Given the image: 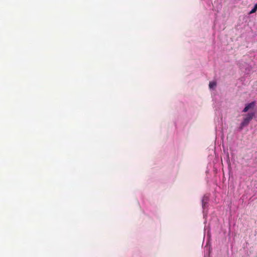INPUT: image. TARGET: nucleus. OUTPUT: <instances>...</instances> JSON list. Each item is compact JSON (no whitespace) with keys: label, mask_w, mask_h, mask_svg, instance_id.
Listing matches in <instances>:
<instances>
[{"label":"nucleus","mask_w":257,"mask_h":257,"mask_svg":"<svg viewBox=\"0 0 257 257\" xmlns=\"http://www.w3.org/2000/svg\"><path fill=\"white\" fill-rule=\"evenodd\" d=\"M209 86L210 89L215 88L216 86V82L215 81L210 82Z\"/></svg>","instance_id":"7ed1b4c3"},{"label":"nucleus","mask_w":257,"mask_h":257,"mask_svg":"<svg viewBox=\"0 0 257 257\" xmlns=\"http://www.w3.org/2000/svg\"><path fill=\"white\" fill-rule=\"evenodd\" d=\"M255 106V102H252L250 103L247 104L243 110V112H246L250 109H253Z\"/></svg>","instance_id":"f03ea898"},{"label":"nucleus","mask_w":257,"mask_h":257,"mask_svg":"<svg viewBox=\"0 0 257 257\" xmlns=\"http://www.w3.org/2000/svg\"><path fill=\"white\" fill-rule=\"evenodd\" d=\"M257 10V4H255L254 6V7L251 10V11L250 12L249 14H252V13H255Z\"/></svg>","instance_id":"20e7f679"},{"label":"nucleus","mask_w":257,"mask_h":257,"mask_svg":"<svg viewBox=\"0 0 257 257\" xmlns=\"http://www.w3.org/2000/svg\"><path fill=\"white\" fill-rule=\"evenodd\" d=\"M254 114V112L248 113L245 116H244L243 120L241 123V127L247 126L249 121L253 118Z\"/></svg>","instance_id":"f257e3e1"}]
</instances>
